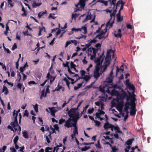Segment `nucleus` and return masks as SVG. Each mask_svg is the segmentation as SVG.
Instances as JSON below:
<instances>
[{
    "label": "nucleus",
    "mask_w": 152,
    "mask_h": 152,
    "mask_svg": "<svg viewBox=\"0 0 152 152\" xmlns=\"http://www.w3.org/2000/svg\"><path fill=\"white\" fill-rule=\"evenodd\" d=\"M117 7H115V8L113 10V12L112 13V12L110 14V20H111L112 18V16H114V19L115 16L116 14V13L117 12Z\"/></svg>",
    "instance_id": "ddd939ff"
},
{
    "label": "nucleus",
    "mask_w": 152,
    "mask_h": 152,
    "mask_svg": "<svg viewBox=\"0 0 152 152\" xmlns=\"http://www.w3.org/2000/svg\"><path fill=\"white\" fill-rule=\"evenodd\" d=\"M47 93H45V90L44 89L42 90V93H41V95H42V96H43L44 97H46L47 96Z\"/></svg>",
    "instance_id": "09e8293b"
},
{
    "label": "nucleus",
    "mask_w": 152,
    "mask_h": 152,
    "mask_svg": "<svg viewBox=\"0 0 152 152\" xmlns=\"http://www.w3.org/2000/svg\"><path fill=\"white\" fill-rule=\"evenodd\" d=\"M63 87H62L61 86H59V85L58 84L57 86L58 88H56V91H59Z\"/></svg>",
    "instance_id": "ea45409f"
},
{
    "label": "nucleus",
    "mask_w": 152,
    "mask_h": 152,
    "mask_svg": "<svg viewBox=\"0 0 152 152\" xmlns=\"http://www.w3.org/2000/svg\"><path fill=\"white\" fill-rule=\"evenodd\" d=\"M81 29H83L84 31V34H86L87 33V27L86 26H82L81 28Z\"/></svg>",
    "instance_id": "473e14b6"
},
{
    "label": "nucleus",
    "mask_w": 152,
    "mask_h": 152,
    "mask_svg": "<svg viewBox=\"0 0 152 152\" xmlns=\"http://www.w3.org/2000/svg\"><path fill=\"white\" fill-rule=\"evenodd\" d=\"M112 152H116L118 150V149L116 148L115 146H113V148L112 149Z\"/></svg>",
    "instance_id": "de8ad7c7"
},
{
    "label": "nucleus",
    "mask_w": 152,
    "mask_h": 152,
    "mask_svg": "<svg viewBox=\"0 0 152 152\" xmlns=\"http://www.w3.org/2000/svg\"><path fill=\"white\" fill-rule=\"evenodd\" d=\"M23 136L25 138L28 139V138L27 132L26 130H24L22 133Z\"/></svg>",
    "instance_id": "f3484780"
},
{
    "label": "nucleus",
    "mask_w": 152,
    "mask_h": 152,
    "mask_svg": "<svg viewBox=\"0 0 152 152\" xmlns=\"http://www.w3.org/2000/svg\"><path fill=\"white\" fill-rule=\"evenodd\" d=\"M17 86L18 88H19L20 90H21L22 88V84L21 83H18L17 84Z\"/></svg>",
    "instance_id": "680f3d73"
},
{
    "label": "nucleus",
    "mask_w": 152,
    "mask_h": 152,
    "mask_svg": "<svg viewBox=\"0 0 152 152\" xmlns=\"http://www.w3.org/2000/svg\"><path fill=\"white\" fill-rule=\"evenodd\" d=\"M94 110V108L92 107L91 109L89 108L88 110V113L89 114H91L92 113Z\"/></svg>",
    "instance_id": "a19ab883"
},
{
    "label": "nucleus",
    "mask_w": 152,
    "mask_h": 152,
    "mask_svg": "<svg viewBox=\"0 0 152 152\" xmlns=\"http://www.w3.org/2000/svg\"><path fill=\"white\" fill-rule=\"evenodd\" d=\"M131 108L130 110V115L132 116H134L136 113V105H130Z\"/></svg>",
    "instance_id": "423d86ee"
},
{
    "label": "nucleus",
    "mask_w": 152,
    "mask_h": 152,
    "mask_svg": "<svg viewBox=\"0 0 152 152\" xmlns=\"http://www.w3.org/2000/svg\"><path fill=\"white\" fill-rule=\"evenodd\" d=\"M128 92L129 94V96L126 99L127 102L126 103V104L129 105H136L135 103V101L136 100L135 98L136 95L134 92L132 93V94L129 91H128Z\"/></svg>",
    "instance_id": "f257e3e1"
},
{
    "label": "nucleus",
    "mask_w": 152,
    "mask_h": 152,
    "mask_svg": "<svg viewBox=\"0 0 152 152\" xmlns=\"http://www.w3.org/2000/svg\"><path fill=\"white\" fill-rule=\"evenodd\" d=\"M100 69L99 66H96L95 69L94 71V77L97 79L100 76V74H99Z\"/></svg>",
    "instance_id": "20e7f679"
},
{
    "label": "nucleus",
    "mask_w": 152,
    "mask_h": 152,
    "mask_svg": "<svg viewBox=\"0 0 152 152\" xmlns=\"http://www.w3.org/2000/svg\"><path fill=\"white\" fill-rule=\"evenodd\" d=\"M131 83L129 82V79H127L126 81V86H128V85H130Z\"/></svg>",
    "instance_id": "864d4df0"
},
{
    "label": "nucleus",
    "mask_w": 152,
    "mask_h": 152,
    "mask_svg": "<svg viewBox=\"0 0 152 152\" xmlns=\"http://www.w3.org/2000/svg\"><path fill=\"white\" fill-rule=\"evenodd\" d=\"M102 103L101 101H98L97 102H95V104L96 105L98 106H99L101 105V104Z\"/></svg>",
    "instance_id": "8fccbe9b"
},
{
    "label": "nucleus",
    "mask_w": 152,
    "mask_h": 152,
    "mask_svg": "<svg viewBox=\"0 0 152 152\" xmlns=\"http://www.w3.org/2000/svg\"><path fill=\"white\" fill-rule=\"evenodd\" d=\"M65 120L63 118H61L59 121L58 124L59 125L62 124L63 123L65 122Z\"/></svg>",
    "instance_id": "f704fd0d"
},
{
    "label": "nucleus",
    "mask_w": 152,
    "mask_h": 152,
    "mask_svg": "<svg viewBox=\"0 0 152 152\" xmlns=\"http://www.w3.org/2000/svg\"><path fill=\"white\" fill-rule=\"evenodd\" d=\"M130 149V146H128L126 147V148L124 149L125 152H129V150Z\"/></svg>",
    "instance_id": "603ef678"
},
{
    "label": "nucleus",
    "mask_w": 152,
    "mask_h": 152,
    "mask_svg": "<svg viewBox=\"0 0 152 152\" xmlns=\"http://www.w3.org/2000/svg\"><path fill=\"white\" fill-rule=\"evenodd\" d=\"M20 109H19L17 111L14 110L13 112V117L17 118L18 113L20 112Z\"/></svg>",
    "instance_id": "dca6fc26"
},
{
    "label": "nucleus",
    "mask_w": 152,
    "mask_h": 152,
    "mask_svg": "<svg viewBox=\"0 0 152 152\" xmlns=\"http://www.w3.org/2000/svg\"><path fill=\"white\" fill-rule=\"evenodd\" d=\"M121 2H122V0H119L117 2L116 4H115V6L117 7V9L118 7L119 6V5L121 4Z\"/></svg>",
    "instance_id": "4c0bfd02"
},
{
    "label": "nucleus",
    "mask_w": 152,
    "mask_h": 152,
    "mask_svg": "<svg viewBox=\"0 0 152 152\" xmlns=\"http://www.w3.org/2000/svg\"><path fill=\"white\" fill-rule=\"evenodd\" d=\"M116 1V0H112V1L111 2V3H110V4H112L114 6V7H113V9H114L115 8V2Z\"/></svg>",
    "instance_id": "49530a36"
},
{
    "label": "nucleus",
    "mask_w": 152,
    "mask_h": 152,
    "mask_svg": "<svg viewBox=\"0 0 152 152\" xmlns=\"http://www.w3.org/2000/svg\"><path fill=\"white\" fill-rule=\"evenodd\" d=\"M74 42H75V45H76L77 44V42H76V40H70V41H67L66 43V45H65V48H66L67 47H68V46L69 45H70V44H71V43H74Z\"/></svg>",
    "instance_id": "9b49d317"
},
{
    "label": "nucleus",
    "mask_w": 152,
    "mask_h": 152,
    "mask_svg": "<svg viewBox=\"0 0 152 152\" xmlns=\"http://www.w3.org/2000/svg\"><path fill=\"white\" fill-rule=\"evenodd\" d=\"M19 139V137L18 136H16L14 138L13 140V142L14 144L17 143V142Z\"/></svg>",
    "instance_id": "cd10ccee"
},
{
    "label": "nucleus",
    "mask_w": 152,
    "mask_h": 152,
    "mask_svg": "<svg viewBox=\"0 0 152 152\" xmlns=\"http://www.w3.org/2000/svg\"><path fill=\"white\" fill-rule=\"evenodd\" d=\"M36 84V83L34 81H29V82H28V84L29 85H30L31 84L34 85V84Z\"/></svg>",
    "instance_id": "bf43d9fd"
},
{
    "label": "nucleus",
    "mask_w": 152,
    "mask_h": 152,
    "mask_svg": "<svg viewBox=\"0 0 152 152\" xmlns=\"http://www.w3.org/2000/svg\"><path fill=\"white\" fill-rule=\"evenodd\" d=\"M15 118V120L13 122H11L10 124L13 126V127L15 129V132L17 130V129L15 127H16L17 125H18V120L17 119V118L14 117Z\"/></svg>",
    "instance_id": "39448f33"
},
{
    "label": "nucleus",
    "mask_w": 152,
    "mask_h": 152,
    "mask_svg": "<svg viewBox=\"0 0 152 152\" xmlns=\"http://www.w3.org/2000/svg\"><path fill=\"white\" fill-rule=\"evenodd\" d=\"M86 1L84 0H79V3L80 5V7L82 9H84L86 5Z\"/></svg>",
    "instance_id": "1a4fd4ad"
},
{
    "label": "nucleus",
    "mask_w": 152,
    "mask_h": 152,
    "mask_svg": "<svg viewBox=\"0 0 152 152\" xmlns=\"http://www.w3.org/2000/svg\"><path fill=\"white\" fill-rule=\"evenodd\" d=\"M29 113L27 110H25L24 111V113L23 114L24 116H26L28 117V116Z\"/></svg>",
    "instance_id": "a18cd8bd"
},
{
    "label": "nucleus",
    "mask_w": 152,
    "mask_h": 152,
    "mask_svg": "<svg viewBox=\"0 0 152 152\" xmlns=\"http://www.w3.org/2000/svg\"><path fill=\"white\" fill-rule=\"evenodd\" d=\"M90 148V146L87 147L86 146H85L84 148H82L81 149V150L82 151H86L89 149Z\"/></svg>",
    "instance_id": "7c9ffc66"
},
{
    "label": "nucleus",
    "mask_w": 152,
    "mask_h": 152,
    "mask_svg": "<svg viewBox=\"0 0 152 152\" xmlns=\"http://www.w3.org/2000/svg\"><path fill=\"white\" fill-rule=\"evenodd\" d=\"M72 30L73 32L75 31V32L78 31H80L81 30V28H73L72 29Z\"/></svg>",
    "instance_id": "79ce46f5"
},
{
    "label": "nucleus",
    "mask_w": 152,
    "mask_h": 152,
    "mask_svg": "<svg viewBox=\"0 0 152 152\" xmlns=\"http://www.w3.org/2000/svg\"><path fill=\"white\" fill-rule=\"evenodd\" d=\"M101 59H100V58H98L96 60V62H97V65H100Z\"/></svg>",
    "instance_id": "5fc2aeb1"
},
{
    "label": "nucleus",
    "mask_w": 152,
    "mask_h": 152,
    "mask_svg": "<svg viewBox=\"0 0 152 152\" xmlns=\"http://www.w3.org/2000/svg\"><path fill=\"white\" fill-rule=\"evenodd\" d=\"M94 122L95 123V125L97 126H99L101 124V123L99 121L96 120H94Z\"/></svg>",
    "instance_id": "2f4dec72"
},
{
    "label": "nucleus",
    "mask_w": 152,
    "mask_h": 152,
    "mask_svg": "<svg viewBox=\"0 0 152 152\" xmlns=\"http://www.w3.org/2000/svg\"><path fill=\"white\" fill-rule=\"evenodd\" d=\"M38 105L37 104H36L35 105H33L34 109L37 113L38 111Z\"/></svg>",
    "instance_id": "c756f323"
},
{
    "label": "nucleus",
    "mask_w": 152,
    "mask_h": 152,
    "mask_svg": "<svg viewBox=\"0 0 152 152\" xmlns=\"http://www.w3.org/2000/svg\"><path fill=\"white\" fill-rule=\"evenodd\" d=\"M74 125V126L73 127H74V131L73 133V134L71 135V137L72 138H73L74 137H75V135L76 134H78V129L77 127V124H76L75 125Z\"/></svg>",
    "instance_id": "0eeeda50"
},
{
    "label": "nucleus",
    "mask_w": 152,
    "mask_h": 152,
    "mask_svg": "<svg viewBox=\"0 0 152 152\" xmlns=\"http://www.w3.org/2000/svg\"><path fill=\"white\" fill-rule=\"evenodd\" d=\"M8 3L10 4L11 7H12L13 6V4L12 3V0H8Z\"/></svg>",
    "instance_id": "052dcab7"
},
{
    "label": "nucleus",
    "mask_w": 152,
    "mask_h": 152,
    "mask_svg": "<svg viewBox=\"0 0 152 152\" xmlns=\"http://www.w3.org/2000/svg\"><path fill=\"white\" fill-rule=\"evenodd\" d=\"M110 64V59L108 58H105V61L104 62V64L108 66Z\"/></svg>",
    "instance_id": "393cba45"
},
{
    "label": "nucleus",
    "mask_w": 152,
    "mask_h": 152,
    "mask_svg": "<svg viewBox=\"0 0 152 152\" xmlns=\"http://www.w3.org/2000/svg\"><path fill=\"white\" fill-rule=\"evenodd\" d=\"M10 150L11 152H16V149L14 148H10Z\"/></svg>",
    "instance_id": "774afa93"
},
{
    "label": "nucleus",
    "mask_w": 152,
    "mask_h": 152,
    "mask_svg": "<svg viewBox=\"0 0 152 152\" xmlns=\"http://www.w3.org/2000/svg\"><path fill=\"white\" fill-rule=\"evenodd\" d=\"M55 77H52V76H51V78L50 79V85L51 84L53 83V82L54 81V80L55 79Z\"/></svg>",
    "instance_id": "e433bc0d"
},
{
    "label": "nucleus",
    "mask_w": 152,
    "mask_h": 152,
    "mask_svg": "<svg viewBox=\"0 0 152 152\" xmlns=\"http://www.w3.org/2000/svg\"><path fill=\"white\" fill-rule=\"evenodd\" d=\"M126 26L128 29H132V26L130 24H126Z\"/></svg>",
    "instance_id": "13d9d810"
},
{
    "label": "nucleus",
    "mask_w": 152,
    "mask_h": 152,
    "mask_svg": "<svg viewBox=\"0 0 152 152\" xmlns=\"http://www.w3.org/2000/svg\"><path fill=\"white\" fill-rule=\"evenodd\" d=\"M42 3H37L35 1H34L32 3V7L33 8H36L37 7L41 5Z\"/></svg>",
    "instance_id": "2eb2a0df"
},
{
    "label": "nucleus",
    "mask_w": 152,
    "mask_h": 152,
    "mask_svg": "<svg viewBox=\"0 0 152 152\" xmlns=\"http://www.w3.org/2000/svg\"><path fill=\"white\" fill-rule=\"evenodd\" d=\"M92 50H93V53L94 56H95L96 55L97 52L99 49H96L93 47H91Z\"/></svg>",
    "instance_id": "b1692460"
},
{
    "label": "nucleus",
    "mask_w": 152,
    "mask_h": 152,
    "mask_svg": "<svg viewBox=\"0 0 152 152\" xmlns=\"http://www.w3.org/2000/svg\"><path fill=\"white\" fill-rule=\"evenodd\" d=\"M113 126V125L109 123L108 122H107L104 123V128L105 129L108 130L109 129L112 128Z\"/></svg>",
    "instance_id": "6e6552de"
},
{
    "label": "nucleus",
    "mask_w": 152,
    "mask_h": 152,
    "mask_svg": "<svg viewBox=\"0 0 152 152\" xmlns=\"http://www.w3.org/2000/svg\"><path fill=\"white\" fill-rule=\"evenodd\" d=\"M54 128L55 130H56L59 132V127L58 124H55L53 125Z\"/></svg>",
    "instance_id": "c9c22d12"
},
{
    "label": "nucleus",
    "mask_w": 152,
    "mask_h": 152,
    "mask_svg": "<svg viewBox=\"0 0 152 152\" xmlns=\"http://www.w3.org/2000/svg\"><path fill=\"white\" fill-rule=\"evenodd\" d=\"M68 71L70 75L75 74V73L74 72H72V71L71 70V69H70L69 67L68 68Z\"/></svg>",
    "instance_id": "0e129e2a"
},
{
    "label": "nucleus",
    "mask_w": 152,
    "mask_h": 152,
    "mask_svg": "<svg viewBox=\"0 0 152 152\" xmlns=\"http://www.w3.org/2000/svg\"><path fill=\"white\" fill-rule=\"evenodd\" d=\"M65 75L66 76L67 78L69 80H71V83L72 84H73L75 83H76V80L74 81V80L72 78L70 77H69L68 76H67L66 74H65Z\"/></svg>",
    "instance_id": "5701e85b"
},
{
    "label": "nucleus",
    "mask_w": 152,
    "mask_h": 152,
    "mask_svg": "<svg viewBox=\"0 0 152 152\" xmlns=\"http://www.w3.org/2000/svg\"><path fill=\"white\" fill-rule=\"evenodd\" d=\"M121 96L123 99H124L125 97H126V98L128 97L129 96H128L127 93L125 92H123L121 95Z\"/></svg>",
    "instance_id": "bb28decb"
},
{
    "label": "nucleus",
    "mask_w": 152,
    "mask_h": 152,
    "mask_svg": "<svg viewBox=\"0 0 152 152\" xmlns=\"http://www.w3.org/2000/svg\"><path fill=\"white\" fill-rule=\"evenodd\" d=\"M17 48V45L16 43H15L12 48V50H13Z\"/></svg>",
    "instance_id": "6e6d98bb"
},
{
    "label": "nucleus",
    "mask_w": 152,
    "mask_h": 152,
    "mask_svg": "<svg viewBox=\"0 0 152 152\" xmlns=\"http://www.w3.org/2000/svg\"><path fill=\"white\" fill-rule=\"evenodd\" d=\"M70 66L71 68H73L75 67H76V65L73 62L71 61L70 62Z\"/></svg>",
    "instance_id": "58836bf2"
},
{
    "label": "nucleus",
    "mask_w": 152,
    "mask_h": 152,
    "mask_svg": "<svg viewBox=\"0 0 152 152\" xmlns=\"http://www.w3.org/2000/svg\"><path fill=\"white\" fill-rule=\"evenodd\" d=\"M134 140L133 138L129 139L127 141L126 143L127 145L129 146L132 143L133 141H134Z\"/></svg>",
    "instance_id": "a211bd4d"
},
{
    "label": "nucleus",
    "mask_w": 152,
    "mask_h": 152,
    "mask_svg": "<svg viewBox=\"0 0 152 152\" xmlns=\"http://www.w3.org/2000/svg\"><path fill=\"white\" fill-rule=\"evenodd\" d=\"M130 90L132 91V93L133 92L134 93L135 90V87L133 85H131L130 84V85H128V86L126 87Z\"/></svg>",
    "instance_id": "f8f14e48"
},
{
    "label": "nucleus",
    "mask_w": 152,
    "mask_h": 152,
    "mask_svg": "<svg viewBox=\"0 0 152 152\" xmlns=\"http://www.w3.org/2000/svg\"><path fill=\"white\" fill-rule=\"evenodd\" d=\"M91 16L90 15H87L86 16V18L85 19L83 20V22L84 23L87 22V21L89 20H90L91 18Z\"/></svg>",
    "instance_id": "412c9836"
},
{
    "label": "nucleus",
    "mask_w": 152,
    "mask_h": 152,
    "mask_svg": "<svg viewBox=\"0 0 152 152\" xmlns=\"http://www.w3.org/2000/svg\"><path fill=\"white\" fill-rule=\"evenodd\" d=\"M91 78V77L90 75H86L83 77V79L86 82L88 81Z\"/></svg>",
    "instance_id": "4be33fe9"
},
{
    "label": "nucleus",
    "mask_w": 152,
    "mask_h": 152,
    "mask_svg": "<svg viewBox=\"0 0 152 152\" xmlns=\"http://www.w3.org/2000/svg\"><path fill=\"white\" fill-rule=\"evenodd\" d=\"M113 77L109 76L106 78V80L107 82L109 83H112L113 82Z\"/></svg>",
    "instance_id": "a878e982"
},
{
    "label": "nucleus",
    "mask_w": 152,
    "mask_h": 152,
    "mask_svg": "<svg viewBox=\"0 0 152 152\" xmlns=\"http://www.w3.org/2000/svg\"><path fill=\"white\" fill-rule=\"evenodd\" d=\"M107 31V28H105L103 30L101 31V32L100 33V35H101L102 36L104 34H105Z\"/></svg>",
    "instance_id": "72a5a7b5"
},
{
    "label": "nucleus",
    "mask_w": 152,
    "mask_h": 152,
    "mask_svg": "<svg viewBox=\"0 0 152 152\" xmlns=\"http://www.w3.org/2000/svg\"><path fill=\"white\" fill-rule=\"evenodd\" d=\"M5 91L4 94L5 95H7L9 93V91L8 88L4 85L2 89V92H4Z\"/></svg>",
    "instance_id": "4468645a"
},
{
    "label": "nucleus",
    "mask_w": 152,
    "mask_h": 152,
    "mask_svg": "<svg viewBox=\"0 0 152 152\" xmlns=\"http://www.w3.org/2000/svg\"><path fill=\"white\" fill-rule=\"evenodd\" d=\"M76 109L75 108H71L68 112V114L70 117L69 118H75V119H77V120L79 118V113L78 112H76L75 111V110H76Z\"/></svg>",
    "instance_id": "f03ea898"
},
{
    "label": "nucleus",
    "mask_w": 152,
    "mask_h": 152,
    "mask_svg": "<svg viewBox=\"0 0 152 152\" xmlns=\"http://www.w3.org/2000/svg\"><path fill=\"white\" fill-rule=\"evenodd\" d=\"M77 119L75 118H69L68 119L65 121V124L64 126L67 128H69L74 126V125L77 124Z\"/></svg>",
    "instance_id": "7ed1b4c3"
},
{
    "label": "nucleus",
    "mask_w": 152,
    "mask_h": 152,
    "mask_svg": "<svg viewBox=\"0 0 152 152\" xmlns=\"http://www.w3.org/2000/svg\"><path fill=\"white\" fill-rule=\"evenodd\" d=\"M111 20L110 19L109 20V21L107 22V24H106V27H107L108 26H109V28H110L112 27L113 26V23H114V19L113 20L110 22V21Z\"/></svg>",
    "instance_id": "9d476101"
},
{
    "label": "nucleus",
    "mask_w": 152,
    "mask_h": 152,
    "mask_svg": "<svg viewBox=\"0 0 152 152\" xmlns=\"http://www.w3.org/2000/svg\"><path fill=\"white\" fill-rule=\"evenodd\" d=\"M95 145L96 147L99 148H101V145L100 143V141L99 140H98L97 141V143L96 144H95Z\"/></svg>",
    "instance_id": "c85d7f7f"
},
{
    "label": "nucleus",
    "mask_w": 152,
    "mask_h": 152,
    "mask_svg": "<svg viewBox=\"0 0 152 152\" xmlns=\"http://www.w3.org/2000/svg\"><path fill=\"white\" fill-rule=\"evenodd\" d=\"M50 138L48 136H46V140L47 142L48 143H49L50 142Z\"/></svg>",
    "instance_id": "69168bd1"
},
{
    "label": "nucleus",
    "mask_w": 152,
    "mask_h": 152,
    "mask_svg": "<svg viewBox=\"0 0 152 152\" xmlns=\"http://www.w3.org/2000/svg\"><path fill=\"white\" fill-rule=\"evenodd\" d=\"M127 105H128L127 104H126V105L125 106V107L124 108V110L126 112H127V113L128 112V110L129 108V107L128 106H127Z\"/></svg>",
    "instance_id": "4d7b16f0"
},
{
    "label": "nucleus",
    "mask_w": 152,
    "mask_h": 152,
    "mask_svg": "<svg viewBox=\"0 0 152 152\" xmlns=\"http://www.w3.org/2000/svg\"><path fill=\"white\" fill-rule=\"evenodd\" d=\"M107 66H107V65L104 64V66H103V70L102 71V70L101 69L100 71V72L102 73L104 72L106 69Z\"/></svg>",
    "instance_id": "c03bdc74"
},
{
    "label": "nucleus",
    "mask_w": 152,
    "mask_h": 152,
    "mask_svg": "<svg viewBox=\"0 0 152 152\" xmlns=\"http://www.w3.org/2000/svg\"><path fill=\"white\" fill-rule=\"evenodd\" d=\"M49 109L50 110L51 113H56L57 111V110L55 109V108L54 107H49Z\"/></svg>",
    "instance_id": "aec40b11"
},
{
    "label": "nucleus",
    "mask_w": 152,
    "mask_h": 152,
    "mask_svg": "<svg viewBox=\"0 0 152 152\" xmlns=\"http://www.w3.org/2000/svg\"><path fill=\"white\" fill-rule=\"evenodd\" d=\"M45 12H40L38 14V16L39 18H40L42 16H43Z\"/></svg>",
    "instance_id": "37998d69"
},
{
    "label": "nucleus",
    "mask_w": 152,
    "mask_h": 152,
    "mask_svg": "<svg viewBox=\"0 0 152 152\" xmlns=\"http://www.w3.org/2000/svg\"><path fill=\"white\" fill-rule=\"evenodd\" d=\"M80 73L82 76H84L87 72L84 70H82L80 71Z\"/></svg>",
    "instance_id": "3c124183"
},
{
    "label": "nucleus",
    "mask_w": 152,
    "mask_h": 152,
    "mask_svg": "<svg viewBox=\"0 0 152 152\" xmlns=\"http://www.w3.org/2000/svg\"><path fill=\"white\" fill-rule=\"evenodd\" d=\"M91 45V42H90L88 43L87 44L85 45V47L87 48H89V47H90Z\"/></svg>",
    "instance_id": "338daca9"
},
{
    "label": "nucleus",
    "mask_w": 152,
    "mask_h": 152,
    "mask_svg": "<svg viewBox=\"0 0 152 152\" xmlns=\"http://www.w3.org/2000/svg\"><path fill=\"white\" fill-rule=\"evenodd\" d=\"M98 111L99 112V113L100 115H104L105 114V112L102 110H101L100 109L98 110Z\"/></svg>",
    "instance_id": "e2e57ef3"
},
{
    "label": "nucleus",
    "mask_w": 152,
    "mask_h": 152,
    "mask_svg": "<svg viewBox=\"0 0 152 152\" xmlns=\"http://www.w3.org/2000/svg\"><path fill=\"white\" fill-rule=\"evenodd\" d=\"M113 129L117 131L118 133H121L122 132L120 130V128L118 126H115L113 125Z\"/></svg>",
    "instance_id": "6ab92c4d"
}]
</instances>
